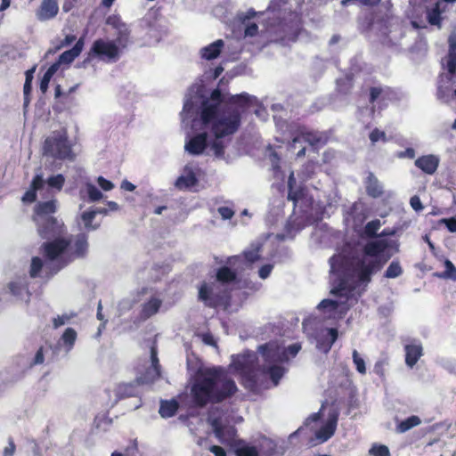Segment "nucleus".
<instances>
[{
    "label": "nucleus",
    "mask_w": 456,
    "mask_h": 456,
    "mask_svg": "<svg viewBox=\"0 0 456 456\" xmlns=\"http://www.w3.org/2000/svg\"><path fill=\"white\" fill-rule=\"evenodd\" d=\"M255 102L256 98L247 93L227 95L219 89L205 97L200 86H191L185 95L181 117L183 124L191 123V129L199 133L185 142V151L224 159L230 136L240 126L241 115Z\"/></svg>",
    "instance_id": "1"
},
{
    "label": "nucleus",
    "mask_w": 456,
    "mask_h": 456,
    "mask_svg": "<svg viewBox=\"0 0 456 456\" xmlns=\"http://www.w3.org/2000/svg\"><path fill=\"white\" fill-rule=\"evenodd\" d=\"M388 247L385 239L368 241L362 248L345 246L330 258L331 284L330 293L338 299H323L318 309L329 318H342L348 311V300L360 286L368 284L371 275L385 264L380 254Z\"/></svg>",
    "instance_id": "2"
},
{
    "label": "nucleus",
    "mask_w": 456,
    "mask_h": 456,
    "mask_svg": "<svg viewBox=\"0 0 456 456\" xmlns=\"http://www.w3.org/2000/svg\"><path fill=\"white\" fill-rule=\"evenodd\" d=\"M300 349L299 343L286 347L278 341H271L258 347L263 360L262 365L259 364V358L256 353L247 351L241 354L232 355L229 367L240 375L242 384L247 389L257 392L270 387L267 378L273 387L278 386L286 372L281 364L287 362L289 357H295Z\"/></svg>",
    "instance_id": "3"
},
{
    "label": "nucleus",
    "mask_w": 456,
    "mask_h": 456,
    "mask_svg": "<svg viewBox=\"0 0 456 456\" xmlns=\"http://www.w3.org/2000/svg\"><path fill=\"white\" fill-rule=\"evenodd\" d=\"M191 395L194 403L204 407L232 397L238 390L227 370L219 366L200 367L191 378Z\"/></svg>",
    "instance_id": "4"
},
{
    "label": "nucleus",
    "mask_w": 456,
    "mask_h": 456,
    "mask_svg": "<svg viewBox=\"0 0 456 456\" xmlns=\"http://www.w3.org/2000/svg\"><path fill=\"white\" fill-rule=\"evenodd\" d=\"M36 224L40 237L49 240L42 244L40 251L45 258L46 265L57 273L70 260L68 257L69 242L61 238L63 224L55 217Z\"/></svg>",
    "instance_id": "5"
},
{
    "label": "nucleus",
    "mask_w": 456,
    "mask_h": 456,
    "mask_svg": "<svg viewBox=\"0 0 456 456\" xmlns=\"http://www.w3.org/2000/svg\"><path fill=\"white\" fill-rule=\"evenodd\" d=\"M288 200L294 204V214L286 225L288 236L293 238L305 225L311 224L319 219L314 214L313 201L306 198L300 186L297 185L294 173L291 172L288 180Z\"/></svg>",
    "instance_id": "6"
},
{
    "label": "nucleus",
    "mask_w": 456,
    "mask_h": 456,
    "mask_svg": "<svg viewBox=\"0 0 456 456\" xmlns=\"http://www.w3.org/2000/svg\"><path fill=\"white\" fill-rule=\"evenodd\" d=\"M448 42L449 53L446 61L448 74L440 76L436 98L443 103L452 105L456 102V88L452 86V77L456 74V33L449 37Z\"/></svg>",
    "instance_id": "7"
},
{
    "label": "nucleus",
    "mask_w": 456,
    "mask_h": 456,
    "mask_svg": "<svg viewBox=\"0 0 456 456\" xmlns=\"http://www.w3.org/2000/svg\"><path fill=\"white\" fill-rule=\"evenodd\" d=\"M303 329L310 342L315 345L318 351L324 354L330 352L338 338L337 329L319 325L315 320L304 321Z\"/></svg>",
    "instance_id": "8"
},
{
    "label": "nucleus",
    "mask_w": 456,
    "mask_h": 456,
    "mask_svg": "<svg viewBox=\"0 0 456 456\" xmlns=\"http://www.w3.org/2000/svg\"><path fill=\"white\" fill-rule=\"evenodd\" d=\"M43 152L45 157L61 160H73L75 158L65 129L53 131L45 138Z\"/></svg>",
    "instance_id": "9"
},
{
    "label": "nucleus",
    "mask_w": 456,
    "mask_h": 456,
    "mask_svg": "<svg viewBox=\"0 0 456 456\" xmlns=\"http://www.w3.org/2000/svg\"><path fill=\"white\" fill-rule=\"evenodd\" d=\"M65 183V177L61 174L44 177L42 173H37L31 182L29 189L24 193L21 200L24 203H32L37 199V193L44 195L45 191H61Z\"/></svg>",
    "instance_id": "10"
},
{
    "label": "nucleus",
    "mask_w": 456,
    "mask_h": 456,
    "mask_svg": "<svg viewBox=\"0 0 456 456\" xmlns=\"http://www.w3.org/2000/svg\"><path fill=\"white\" fill-rule=\"evenodd\" d=\"M122 50L117 42L109 38H98L94 41L89 51V56L99 61L112 64L117 62L122 54Z\"/></svg>",
    "instance_id": "11"
},
{
    "label": "nucleus",
    "mask_w": 456,
    "mask_h": 456,
    "mask_svg": "<svg viewBox=\"0 0 456 456\" xmlns=\"http://www.w3.org/2000/svg\"><path fill=\"white\" fill-rule=\"evenodd\" d=\"M281 2L274 0L270 3L268 7L265 12H256L254 9H249L246 12H240L239 14V19L241 23L245 26V36L246 37H254L258 32V26L256 22L251 21L252 19L257 17L258 19L261 17L266 16L267 19H270V15L276 16L280 12Z\"/></svg>",
    "instance_id": "12"
},
{
    "label": "nucleus",
    "mask_w": 456,
    "mask_h": 456,
    "mask_svg": "<svg viewBox=\"0 0 456 456\" xmlns=\"http://www.w3.org/2000/svg\"><path fill=\"white\" fill-rule=\"evenodd\" d=\"M68 257L71 262L73 258L85 257L88 252V236L86 233H78L75 236L72 245L71 241L68 240Z\"/></svg>",
    "instance_id": "13"
},
{
    "label": "nucleus",
    "mask_w": 456,
    "mask_h": 456,
    "mask_svg": "<svg viewBox=\"0 0 456 456\" xmlns=\"http://www.w3.org/2000/svg\"><path fill=\"white\" fill-rule=\"evenodd\" d=\"M328 142V135L324 132H300L299 137L296 140L297 143L306 142V146H310L314 151H317L324 146Z\"/></svg>",
    "instance_id": "14"
},
{
    "label": "nucleus",
    "mask_w": 456,
    "mask_h": 456,
    "mask_svg": "<svg viewBox=\"0 0 456 456\" xmlns=\"http://www.w3.org/2000/svg\"><path fill=\"white\" fill-rule=\"evenodd\" d=\"M219 285L217 282H204L199 289V298L208 306L216 305L223 297L217 291Z\"/></svg>",
    "instance_id": "15"
},
{
    "label": "nucleus",
    "mask_w": 456,
    "mask_h": 456,
    "mask_svg": "<svg viewBox=\"0 0 456 456\" xmlns=\"http://www.w3.org/2000/svg\"><path fill=\"white\" fill-rule=\"evenodd\" d=\"M151 365L146 370V372L136 379L137 383H151L160 375V366L158 359V352L154 346L151 347Z\"/></svg>",
    "instance_id": "16"
},
{
    "label": "nucleus",
    "mask_w": 456,
    "mask_h": 456,
    "mask_svg": "<svg viewBox=\"0 0 456 456\" xmlns=\"http://www.w3.org/2000/svg\"><path fill=\"white\" fill-rule=\"evenodd\" d=\"M57 210V200L51 199L46 201L38 202L35 206L34 221L44 222L46 219L54 218L51 215Z\"/></svg>",
    "instance_id": "17"
},
{
    "label": "nucleus",
    "mask_w": 456,
    "mask_h": 456,
    "mask_svg": "<svg viewBox=\"0 0 456 456\" xmlns=\"http://www.w3.org/2000/svg\"><path fill=\"white\" fill-rule=\"evenodd\" d=\"M198 178L195 173V167L192 165H186L183 169V174L176 179L175 183V188L178 190H187L196 185Z\"/></svg>",
    "instance_id": "18"
},
{
    "label": "nucleus",
    "mask_w": 456,
    "mask_h": 456,
    "mask_svg": "<svg viewBox=\"0 0 456 456\" xmlns=\"http://www.w3.org/2000/svg\"><path fill=\"white\" fill-rule=\"evenodd\" d=\"M405 363L412 368L423 354L422 344L419 340L413 339L404 346Z\"/></svg>",
    "instance_id": "19"
},
{
    "label": "nucleus",
    "mask_w": 456,
    "mask_h": 456,
    "mask_svg": "<svg viewBox=\"0 0 456 456\" xmlns=\"http://www.w3.org/2000/svg\"><path fill=\"white\" fill-rule=\"evenodd\" d=\"M58 12L57 0H43L39 9L36 12V17L40 21H46L55 18Z\"/></svg>",
    "instance_id": "20"
},
{
    "label": "nucleus",
    "mask_w": 456,
    "mask_h": 456,
    "mask_svg": "<svg viewBox=\"0 0 456 456\" xmlns=\"http://www.w3.org/2000/svg\"><path fill=\"white\" fill-rule=\"evenodd\" d=\"M338 414L336 411L329 413L326 423L316 432L317 439L322 442L329 440L335 433Z\"/></svg>",
    "instance_id": "21"
},
{
    "label": "nucleus",
    "mask_w": 456,
    "mask_h": 456,
    "mask_svg": "<svg viewBox=\"0 0 456 456\" xmlns=\"http://www.w3.org/2000/svg\"><path fill=\"white\" fill-rule=\"evenodd\" d=\"M262 244L259 241L253 242L246 250H244L242 258L245 259L247 263L253 264L257 261L260 257V249ZM241 258L240 256H233L229 258L228 264L231 265H235V263Z\"/></svg>",
    "instance_id": "22"
},
{
    "label": "nucleus",
    "mask_w": 456,
    "mask_h": 456,
    "mask_svg": "<svg viewBox=\"0 0 456 456\" xmlns=\"http://www.w3.org/2000/svg\"><path fill=\"white\" fill-rule=\"evenodd\" d=\"M440 159L437 156L429 154L418 158L415 166L428 175H433L437 170Z\"/></svg>",
    "instance_id": "23"
},
{
    "label": "nucleus",
    "mask_w": 456,
    "mask_h": 456,
    "mask_svg": "<svg viewBox=\"0 0 456 456\" xmlns=\"http://www.w3.org/2000/svg\"><path fill=\"white\" fill-rule=\"evenodd\" d=\"M215 410L216 408H213L209 413H208V423L213 428V431L216 435V436L220 440L223 441L225 438L226 433H229L231 428L226 427L224 423V420L222 418H218L215 416Z\"/></svg>",
    "instance_id": "24"
},
{
    "label": "nucleus",
    "mask_w": 456,
    "mask_h": 456,
    "mask_svg": "<svg viewBox=\"0 0 456 456\" xmlns=\"http://www.w3.org/2000/svg\"><path fill=\"white\" fill-rule=\"evenodd\" d=\"M224 47V42L222 39H217L215 42L202 47L200 50L201 59L212 61L216 59L222 53Z\"/></svg>",
    "instance_id": "25"
},
{
    "label": "nucleus",
    "mask_w": 456,
    "mask_h": 456,
    "mask_svg": "<svg viewBox=\"0 0 456 456\" xmlns=\"http://www.w3.org/2000/svg\"><path fill=\"white\" fill-rule=\"evenodd\" d=\"M162 305V299L155 295H151L150 298L142 304L141 317L144 320L156 314Z\"/></svg>",
    "instance_id": "26"
},
{
    "label": "nucleus",
    "mask_w": 456,
    "mask_h": 456,
    "mask_svg": "<svg viewBox=\"0 0 456 456\" xmlns=\"http://www.w3.org/2000/svg\"><path fill=\"white\" fill-rule=\"evenodd\" d=\"M8 287L10 292L15 297L20 299H23L25 296H27L28 298L29 297L27 277H20L11 281Z\"/></svg>",
    "instance_id": "27"
},
{
    "label": "nucleus",
    "mask_w": 456,
    "mask_h": 456,
    "mask_svg": "<svg viewBox=\"0 0 456 456\" xmlns=\"http://www.w3.org/2000/svg\"><path fill=\"white\" fill-rule=\"evenodd\" d=\"M365 188L367 194L372 198H379L383 194V185L375 176L370 172L365 180Z\"/></svg>",
    "instance_id": "28"
},
{
    "label": "nucleus",
    "mask_w": 456,
    "mask_h": 456,
    "mask_svg": "<svg viewBox=\"0 0 456 456\" xmlns=\"http://www.w3.org/2000/svg\"><path fill=\"white\" fill-rule=\"evenodd\" d=\"M84 47V40L80 38L75 45L65 52H63L58 58V61L61 64H69L71 63L82 52Z\"/></svg>",
    "instance_id": "29"
},
{
    "label": "nucleus",
    "mask_w": 456,
    "mask_h": 456,
    "mask_svg": "<svg viewBox=\"0 0 456 456\" xmlns=\"http://www.w3.org/2000/svg\"><path fill=\"white\" fill-rule=\"evenodd\" d=\"M130 37V29L128 26L125 23L121 27H118L116 29V38L112 39L114 42H117V45H119L121 49H124L127 46L129 43Z\"/></svg>",
    "instance_id": "30"
},
{
    "label": "nucleus",
    "mask_w": 456,
    "mask_h": 456,
    "mask_svg": "<svg viewBox=\"0 0 456 456\" xmlns=\"http://www.w3.org/2000/svg\"><path fill=\"white\" fill-rule=\"evenodd\" d=\"M178 409V403L175 400L161 401L159 414L162 418H170L175 414Z\"/></svg>",
    "instance_id": "31"
},
{
    "label": "nucleus",
    "mask_w": 456,
    "mask_h": 456,
    "mask_svg": "<svg viewBox=\"0 0 456 456\" xmlns=\"http://www.w3.org/2000/svg\"><path fill=\"white\" fill-rule=\"evenodd\" d=\"M388 96V88L382 86H373L370 91V102L371 103L374 102H382L384 103Z\"/></svg>",
    "instance_id": "32"
},
{
    "label": "nucleus",
    "mask_w": 456,
    "mask_h": 456,
    "mask_svg": "<svg viewBox=\"0 0 456 456\" xmlns=\"http://www.w3.org/2000/svg\"><path fill=\"white\" fill-rule=\"evenodd\" d=\"M76 339V330L72 328H67L63 332L60 341L62 343V346L65 347V351L68 353L72 349Z\"/></svg>",
    "instance_id": "33"
},
{
    "label": "nucleus",
    "mask_w": 456,
    "mask_h": 456,
    "mask_svg": "<svg viewBox=\"0 0 456 456\" xmlns=\"http://www.w3.org/2000/svg\"><path fill=\"white\" fill-rule=\"evenodd\" d=\"M136 393V386L134 383L119 384L116 388V395L118 399L134 396Z\"/></svg>",
    "instance_id": "34"
},
{
    "label": "nucleus",
    "mask_w": 456,
    "mask_h": 456,
    "mask_svg": "<svg viewBox=\"0 0 456 456\" xmlns=\"http://www.w3.org/2000/svg\"><path fill=\"white\" fill-rule=\"evenodd\" d=\"M421 420L418 416L412 415L398 423L396 431L398 433H405L408 430L420 425Z\"/></svg>",
    "instance_id": "35"
},
{
    "label": "nucleus",
    "mask_w": 456,
    "mask_h": 456,
    "mask_svg": "<svg viewBox=\"0 0 456 456\" xmlns=\"http://www.w3.org/2000/svg\"><path fill=\"white\" fill-rule=\"evenodd\" d=\"M440 3L437 2L431 9L427 11V20L429 24L441 27V14Z\"/></svg>",
    "instance_id": "36"
},
{
    "label": "nucleus",
    "mask_w": 456,
    "mask_h": 456,
    "mask_svg": "<svg viewBox=\"0 0 456 456\" xmlns=\"http://www.w3.org/2000/svg\"><path fill=\"white\" fill-rule=\"evenodd\" d=\"M234 453L236 456H258L257 449L244 442L240 443L234 447Z\"/></svg>",
    "instance_id": "37"
},
{
    "label": "nucleus",
    "mask_w": 456,
    "mask_h": 456,
    "mask_svg": "<svg viewBox=\"0 0 456 456\" xmlns=\"http://www.w3.org/2000/svg\"><path fill=\"white\" fill-rule=\"evenodd\" d=\"M84 191H80V194H83ZM85 192L88 197V200L90 202L99 201L103 198L102 192L93 183H86L85 185Z\"/></svg>",
    "instance_id": "38"
},
{
    "label": "nucleus",
    "mask_w": 456,
    "mask_h": 456,
    "mask_svg": "<svg viewBox=\"0 0 456 456\" xmlns=\"http://www.w3.org/2000/svg\"><path fill=\"white\" fill-rule=\"evenodd\" d=\"M236 279V273L230 268L224 266L217 270L216 281L221 283H228Z\"/></svg>",
    "instance_id": "39"
},
{
    "label": "nucleus",
    "mask_w": 456,
    "mask_h": 456,
    "mask_svg": "<svg viewBox=\"0 0 456 456\" xmlns=\"http://www.w3.org/2000/svg\"><path fill=\"white\" fill-rule=\"evenodd\" d=\"M44 267L43 260L39 256H34L31 259L30 266H29V276L31 278L40 277L41 272Z\"/></svg>",
    "instance_id": "40"
},
{
    "label": "nucleus",
    "mask_w": 456,
    "mask_h": 456,
    "mask_svg": "<svg viewBox=\"0 0 456 456\" xmlns=\"http://www.w3.org/2000/svg\"><path fill=\"white\" fill-rule=\"evenodd\" d=\"M95 218L94 212H92L90 209L87 211H85L81 215V220L84 224L85 229L87 231H94L99 227V224H93V220Z\"/></svg>",
    "instance_id": "41"
},
{
    "label": "nucleus",
    "mask_w": 456,
    "mask_h": 456,
    "mask_svg": "<svg viewBox=\"0 0 456 456\" xmlns=\"http://www.w3.org/2000/svg\"><path fill=\"white\" fill-rule=\"evenodd\" d=\"M403 273V269L400 263L397 260H394L390 263L389 266L385 272V277L388 279H394L399 277Z\"/></svg>",
    "instance_id": "42"
},
{
    "label": "nucleus",
    "mask_w": 456,
    "mask_h": 456,
    "mask_svg": "<svg viewBox=\"0 0 456 456\" xmlns=\"http://www.w3.org/2000/svg\"><path fill=\"white\" fill-rule=\"evenodd\" d=\"M144 22H146L151 28V36L152 37H155L157 40H159L163 34H166V29H163L161 28V25L158 21H154L153 24L149 20V17H146L144 20Z\"/></svg>",
    "instance_id": "43"
},
{
    "label": "nucleus",
    "mask_w": 456,
    "mask_h": 456,
    "mask_svg": "<svg viewBox=\"0 0 456 456\" xmlns=\"http://www.w3.org/2000/svg\"><path fill=\"white\" fill-rule=\"evenodd\" d=\"M369 139L372 145H375L377 142H387L388 141L387 134L379 128H375L370 133Z\"/></svg>",
    "instance_id": "44"
},
{
    "label": "nucleus",
    "mask_w": 456,
    "mask_h": 456,
    "mask_svg": "<svg viewBox=\"0 0 456 456\" xmlns=\"http://www.w3.org/2000/svg\"><path fill=\"white\" fill-rule=\"evenodd\" d=\"M444 272L439 275V277H442L444 279H449L452 281H456V267L452 264V261L446 259L444 261Z\"/></svg>",
    "instance_id": "45"
},
{
    "label": "nucleus",
    "mask_w": 456,
    "mask_h": 456,
    "mask_svg": "<svg viewBox=\"0 0 456 456\" xmlns=\"http://www.w3.org/2000/svg\"><path fill=\"white\" fill-rule=\"evenodd\" d=\"M381 226V222L379 219L368 222L364 227V233L368 237H378L377 232Z\"/></svg>",
    "instance_id": "46"
},
{
    "label": "nucleus",
    "mask_w": 456,
    "mask_h": 456,
    "mask_svg": "<svg viewBox=\"0 0 456 456\" xmlns=\"http://www.w3.org/2000/svg\"><path fill=\"white\" fill-rule=\"evenodd\" d=\"M337 86L340 93L347 94L352 87V77L347 75L344 78L337 79Z\"/></svg>",
    "instance_id": "47"
},
{
    "label": "nucleus",
    "mask_w": 456,
    "mask_h": 456,
    "mask_svg": "<svg viewBox=\"0 0 456 456\" xmlns=\"http://www.w3.org/2000/svg\"><path fill=\"white\" fill-rule=\"evenodd\" d=\"M353 362L359 373H366L365 361L362 357L360 356L359 353L355 349L353 351Z\"/></svg>",
    "instance_id": "48"
},
{
    "label": "nucleus",
    "mask_w": 456,
    "mask_h": 456,
    "mask_svg": "<svg viewBox=\"0 0 456 456\" xmlns=\"http://www.w3.org/2000/svg\"><path fill=\"white\" fill-rule=\"evenodd\" d=\"M298 137H299V134H298L297 135H296V136L293 138L292 142H290V144H289V148H290V150H291V151H297L296 152L297 157H303V156H305V151H306V147H307V146H306V142H300V143H297V144L294 146V143H295L296 140H297Z\"/></svg>",
    "instance_id": "49"
},
{
    "label": "nucleus",
    "mask_w": 456,
    "mask_h": 456,
    "mask_svg": "<svg viewBox=\"0 0 456 456\" xmlns=\"http://www.w3.org/2000/svg\"><path fill=\"white\" fill-rule=\"evenodd\" d=\"M370 455L371 456H391L390 452L387 446L386 445H373L370 451Z\"/></svg>",
    "instance_id": "50"
},
{
    "label": "nucleus",
    "mask_w": 456,
    "mask_h": 456,
    "mask_svg": "<svg viewBox=\"0 0 456 456\" xmlns=\"http://www.w3.org/2000/svg\"><path fill=\"white\" fill-rule=\"evenodd\" d=\"M314 164H312V163L306 164L303 167L302 171L298 174V176L300 177L301 182L306 181L309 178H311V176L314 173Z\"/></svg>",
    "instance_id": "51"
},
{
    "label": "nucleus",
    "mask_w": 456,
    "mask_h": 456,
    "mask_svg": "<svg viewBox=\"0 0 456 456\" xmlns=\"http://www.w3.org/2000/svg\"><path fill=\"white\" fill-rule=\"evenodd\" d=\"M441 365L449 372L456 374V362L453 359H442Z\"/></svg>",
    "instance_id": "52"
},
{
    "label": "nucleus",
    "mask_w": 456,
    "mask_h": 456,
    "mask_svg": "<svg viewBox=\"0 0 456 456\" xmlns=\"http://www.w3.org/2000/svg\"><path fill=\"white\" fill-rule=\"evenodd\" d=\"M273 269V265H272V264L264 265L258 270V276L261 279L265 280L270 276Z\"/></svg>",
    "instance_id": "53"
},
{
    "label": "nucleus",
    "mask_w": 456,
    "mask_h": 456,
    "mask_svg": "<svg viewBox=\"0 0 456 456\" xmlns=\"http://www.w3.org/2000/svg\"><path fill=\"white\" fill-rule=\"evenodd\" d=\"M273 204H276L275 207L272 208L270 210V214L275 216H279L283 209V200L281 199L274 200Z\"/></svg>",
    "instance_id": "54"
},
{
    "label": "nucleus",
    "mask_w": 456,
    "mask_h": 456,
    "mask_svg": "<svg viewBox=\"0 0 456 456\" xmlns=\"http://www.w3.org/2000/svg\"><path fill=\"white\" fill-rule=\"evenodd\" d=\"M217 211L224 220H229L234 215V211L229 207H220Z\"/></svg>",
    "instance_id": "55"
},
{
    "label": "nucleus",
    "mask_w": 456,
    "mask_h": 456,
    "mask_svg": "<svg viewBox=\"0 0 456 456\" xmlns=\"http://www.w3.org/2000/svg\"><path fill=\"white\" fill-rule=\"evenodd\" d=\"M97 183L99 184V186L105 191H109L110 190H112L114 188V184L112 182L105 179L104 177L102 176H99L97 178Z\"/></svg>",
    "instance_id": "56"
},
{
    "label": "nucleus",
    "mask_w": 456,
    "mask_h": 456,
    "mask_svg": "<svg viewBox=\"0 0 456 456\" xmlns=\"http://www.w3.org/2000/svg\"><path fill=\"white\" fill-rule=\"evenodd\" d=\"M69 319H70V317L67 314H62V315H59V316L55 317L53 320V328L57 329L61 326L65 325L69 321Z\"/></svg>",
    "instance_id": "57"
},
{
    "label": "nucleus",
    "mask_w": 456,
    "mask_h": 456,
    "mask_svg": "<svg viewBox=\"0 0 456 456\" xmlns=\"http://www.w3.org/2000/svg\"><path fill=\"white\" fill-rule=\"evenodd\" d=\"M32 90V82H28L25 80L23 86V94H24V105L27 106L29 103V95Z\"/></svg>",
    "instance_id": "58"
},
{
    "label": "nucleus",
    "mask_w": 456,
    "mask_h": 456,
    "mask_svg": "<svg viewBox=\"0 0 456 456\" xmlns=\"http://www.w3.org/2000/svg\"><path fill=\"white\" fill-rule=\"evenodd\" d=\"M107 24L111 26L113 28L118 29L125 23L117 16H109L107 19Z\"/></svg>",
    "instance_id": "59"
},
{
    "label": "nucleus",
    "mask_w": 456,
    "mask_h": 456,
    "mask_svg": "<svg viewBox=\"0 0 456 456\" xmlns=\"http://www.w3.org/2000/svg\"><path fill=\"white\" fill-rule=\"evenodd\" d=\"M51 79H52V77L47 75L46 73H45L44 76L42 77V78L40 80L39 88L43 94L46 93Z\"/></svg>",
    "instance_id": "60"
},
{
    "label": "nucleus",
    "mask_w": 456,
    "mask_h": 456,
    "mask_svg": "<svg viewBox=\"0 0 456 456\" xmlns=\"http://www.w3.org/2000/svg\"><path fill=\"white\" fill-rule=\"evenodd\" d=\"M415 151L412 148H407L405 151L397 153V157L400 159H412L415 158Z\"/></svg>",
    "instance_id": "61"
},
{
    "label": "nucleus",
    "mask_w": 456,
    "mask_h": 456,
    "mask_svg": "<svg viewBox=\"0 0 456 456\" xmlns=\"http://www.w3.org/2000/svg\"><path fill=\"white\" fill-rule=\"evenodd\" d=\"M410 204L411 208L417 212L423 209V205L420 201V199L418 196L411 197L410 200Z\"/></svg>",
    "instance_id": "62"
},
{
    "label": "nucleus",
    "mask_w": 456,
    "mask_h": 456,
    "mask_svg": "<svg viewBox=\"0 0 456 456\" xmlns=\"http://www.w3.org/2000/svg\"><path fill=\"white\" fill-rule=\"evenodd\" d=\"M441 222L446 225L447 229L451 232H456V219L455 218L442 219Z\"/></svg>",
    "instance_id": "63"
},
{
    "label": "nucleus",
    "mask_w": 456,
    "mask_h": 456,
    "mask_svg": "<svg viewBox=\"0 0 456 456\" xmlns=\"http://www.w3.org/2000/svg\"><path fill=\"white\" fill-rule=\"evenodd\" d=\"M44 361H45V356H44V353H43V348L40 347L36 353V355H35L32 364L33 365L42 364L44 362Z\"/></svg>",
    "instance_id": "64"
}]
</instances>
